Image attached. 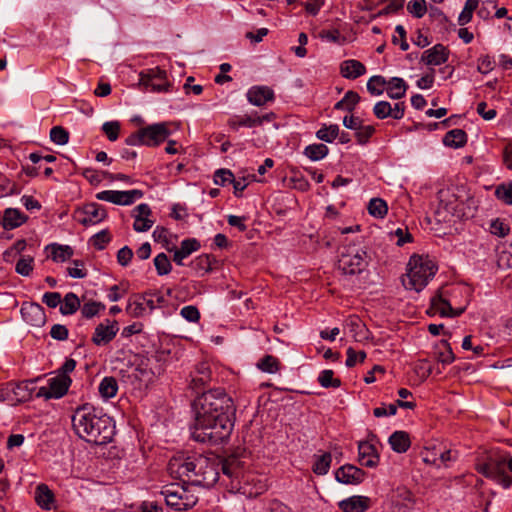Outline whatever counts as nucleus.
Returning <instances> with one entry per match:
<instances>
[{
  "instance_id": "1",
  "label": "nucleus",
  "mask_w": 512,
  "mask_h": 512,
  "mask_svg": "<svg viewBox=\"0 0 512 512\" xmlns=\"http://www.w3.org/2000/svg\"><path fill=\"white\" fill-rule=\"evenodd\" d=\"M195 421L192 438L201 443L217 445L227 440L233 430L235 407L224 389L206 391L193 404Z\"/></svg>"
},
{
  "instance_id": "2",
  "label": "nucleus",
  "mask_w": 512,
  "mask_h": 512,
  "mask_svg": "<svg viewBox=\"0 0 512 512\" xmlns=\"http://www.w3.org/2000/svg\"><path fill=\"white\" fill-rule=\"evenodd\" d=\"M72 426L80 438L95 445L109 443L115 434L112 418L89 404H84L75 410Z\"/></svg>"
},
{
  "instance_id": "3",
  "label": "nucleus",
  "mask_w": 512,
  "mask_h": 512,
  "mask_svg": "<svg viewBox=\"0 0 512 512\" xmlns=\"http://www.w3.org/2000/svg\"><path fill=\"white\" fill-rule=\"evenodd\" d=\"M221 464L203 455L177 456L170 459L168 471L175 478H187L194 486L212 487L219 480Z\"/></svg>"
},
{
  "instance_id": "4",
  "label": "nucleus",
  "mask_w": 512,
  "mask_h": 512,
  "mask_svg": "<svg viewBox=\"0 0 512 512\" xmlns=\"http://www.w3.org/2000/svg\"><path fill=\"white\" fill-rule=\"evenodd\" d=\"M221 470L230 479V491L255 498L267 490L266 479L254 473L242 474L241 461L235 456H229L221 462Z\"/></svg>"
},
{
  "instance_id": "5",
  "label": "nucleus",
  "mask_w": 512,
  "mask_h": 512,
  "mask_svg": "<svg viewBox=\"0 0 512 512\" xmlns=\"http://www.w3.org/2000/svg\"><path fill=\"white\" fill-rule=\"evenodd\" d=\"M505 466L512 471V456L507 453L490 451L484 457L477 459L475 468L484 477L507 489L512 485V478L506 474Z\"/></svg>"
},
{
  "instance_id": "6",
  "label": "nucleus",
  "mask_w": 512,
  "mask_h": 512,
  "mask_svg": "<svg viewBox=\"0 0 512 512\" xmlns=\"http://www.w3.org/2000/svg\"><path fill=\"white\" fill-rule=\"evenodd\" d=\"M436 272L437 266L428 256L413 255L408 262V272L402 283L406 289L420 292Z\"/></svg>"
},
{
  "instance_id": "7",
  "label": "nucleus",
  "mask_w": 512,
  "mask_h": 512,
  "mask_svg": "<svg viewBox=\"0 0 512 512\" xmlns=\"http://www.w3.org/2000/svg\"><path fill=\"white\" fill-rule=\"evenodd\" d=\"M367 265V252L363 248L354 244L342 247L338 259V269L341 270L343 274H360Z\"/></svg>"
},
{
  "instance_id": "8",
  "label": "nucleus",
  "mask_w": 512,
  "mask_h": 512,
  "mask_svg": "<svg viewBox=\"0 0 512 512\" xmlns=\"http://www.w3.org/2000/svg\"><path fill=\"white\" fill-rule=\"evenodd\" d=\"M161 495L164 497L167 506L175 511L188 510L198 501V498L190 493L186 487L178 484L164 486Z\"/></svg>"
},
{
  "instance_id": "9",
  "label": "nucleus",
  "mask_w": 512,
  "mask_h": 512,
  "mask_svg": "<svg viewBox=\"0 0 512 512\" xmlns=\"http://www.w3.org/2000/svg\"><path fill=\"white\" fill-rule=\"evenodd\" d=\"M138 85L143 91L156 93L169 92L171 83L168 81L167 72L160 67L144 69L139 73Z\"/></svg>"
},
{
  "instance_id": "10",
  "label": "nucleus",
  "mask_w": 512,
  "mask_h": 512,
  "mask_svg": "<svg viewBox=\"0 0 512 512\" xmlns=\"http://www.w3.org/2000/svg\"><path fill=\"white\" fill-rule=\"evenodd\" d=\"M107 217L105 208L95 202L87 203L74 213L75 220L83 226L96 225Z\"/></svg>"
},
{
  "instance_id": "11",
  "label": "nucleus",
  "mask_w": 512,
  "mask_h": 512,
  "mask_svg": "<svg viewBox=\"0 0 512 512\" xmlns=\"http://www.w3.org/2000/svg\"><path fill=\"white\" fill-rule=\"evenodd\" d=\"M143 197V192L138 189L129 191L105 190L96 194V199L107 201L116 205H131Z\"/></svg>"
},
{
  "instance_id": "12",
  "label": "nucleus",
  "mask_w": 512,
  "mask_h": 512,
  "mask_svg": "<svg viewBox=\"0 0 512 512\" xmlns=\"http://www.w3.org/2000/svg\"><path fill=\"white\" fill-rule=\"evenodd\" d=\"M71 384V379L67 375H60L58 377L51 378L49 380L48 387H41L36 396L37 397H44L46 399L50 398H61L64 396Z\"/></svg>"
},
{
  "instance_id": "13",
  "label": "nucleus",
  "mask_w": 512,
  "mask_h": 512,
  "mask_svg": "<svg viewBox=\"0 0 512 512\" xmlns=\"http://www.w3.org/2000/svg\"><path fill=\"white\" fill-rule=\"evenodd\" d=\"M118 331L119 325L117 321L105 319L96 326L91 340L96 346H103L110 343Z\"/></svg>"
},
{
  "instance_id": "14",
  "label": "nucleus",
  "mask_w": 512,
  "mask_h": 512,
  "mask_svg": "<svg viewBox=\"0 0 512 512\" xmlns=\"http://www.w3.org/2000/svg\"><path fill=\"white\" fill-rule=\"evenodd\" d=\"M145 145L149 147L159 146L161 143L168 140L171 135V131L168 127V123L161 122L152 125H148L143 128Z\"/></svg>"
},
{
  "instance_id": "15",
  "label": "nucleus",
  "mask_w": 512,
  "mask_h": 512,
  "mask_svg": "<svg viewBox=\"0 0 512 512\" xmlns=\"http://www.w3.org/2000/svg\"><path fill=\"white\" fill-rule=\"evenodd\" d=\"M366 473L352 464H345L335 471V479L346 485H358L365 479Z\"/></svg>"
},
{
  "instance_id": "16",
  "label": "nucleus",
  "mask_w": 512,
  "mask_h": 512,
  "mask_svg": "<svg viewBox=\"0 0 512 512\" xmlns=\"http://www.w3.org/2000/svg\"><path fill=\"white\" fill-rule=\"evenodd\" d=\"M20 313L22 319L32 326L40 327L46 321L43 307L34 302H24L21 306Z\"/></svg>"
},
{
  "instance_id": "17",
  "label": "nucleus",
  "mask_w": 512,
  "mask_h": 512,
  "mask_svg": "<svg viewBox=\"0 0 512 512\" xmlns=\"http://www.w3.org/2000/svg\"><path fill=\"white\" fill-rule=\"evenodd\" d=\"M465 310V307L454 309L451 304L444 299L441 295H436L431 299V305L428 309L430 314H439L442 317H456L460 316Z\"/></svg>"
},
{
  "instance_id": "18",
  "label": "nucleus",
  "mask_w": 512,
  "mask_h": 512,
  "mask_svg": "<svg viewBox=\"0 0 512 512\" xmlns=\"http://www.w3.org/2000/svg\"><path fill=\"white\" fill-rule=\"evenodd\" d=\"M358 462L368 468L376 467L379 463V454L376 447L368 441L359 442Z\"/></svg>"
},
{
  "instance_id": "19",
  "label": "nucleus",
  "mask_w": 512,
  "mask_h": 512,
  "mask_svg": "<svg viewBox=\"0 0 512 512\" xmlns=\"http://www.w3.org/2000/svg\"><path fill=\"white\" fill-rule=\"evenodd\" d=\"M148 295H152V291L130 297L126 306V312L134 318H141L149 314L148 307L146 306V297Z\"/></svg>"
},
{
  "instance_id": "20",
  "label": "nucleus",
  "mask_w": 512,
  "mask_h": 512,
  "mask_svg": "<svg viewBox=\"0 0 512 512\" xmlns=\"http://www.w3.org/2000/svg\"><path fill=\"white\" fill-rule=\"evenodd\" d=\"M34 500L36 504L45 511H50L55 506V494L45 483H40L34 491Z\"/></svg>"
},
{
  "instance_id": "21",
  "label": "nucleus",
  "mask_w": 512,
  "mask_h": 512,
  "mask_svg": "<svg viewBox=\"0 0 512 512\" xmlns=\"http://www.w3.org/2000/svg\"><path fill=\"white\" fill-rule=\"evenodd\" d=\"M274 98V91L268 86H253L247 92V100L254 106H263Z\"/></svg>"
},
{
  "instance_id": "22",
  "label": "nucleus",
  "mask_w": 512,
  "mask_h": 512,
  "mask_svg": "<svg viewBox=\"0 0 512 512\" xmlns=\"http://www.w3.org/2000/svg\"><path fill=\"white\" fill-rule=\"evenodd\" d=\"M449 50L442 44H436L432 48L424 51L421 61L426 65L438 66L447 62Z\"/></svg>"
},
{
  "instance_id": "23",
  "label": "nucleus",
  "mask_w": 512,
  "mask_h": 512,
  "mask_svg": "<svg viewBox=\"0 0 512 512\" xmlns=\"http://www.w3.org/2000/svg\"><path fill=\"white\" fill-rule=\"evenodd\" d=\"M133 212L135 218L134 230L137 232L148 231L153 225V221L148 218L151 214L149 205L145 203L139 204Z\"/></svg>"
},
{
  "instance_id": "24",
  "label": "nucleus",
  "mask_w": 512,
  "mask_h": 512,
  "mask_svg": "<svg viewBox=\"0 0 512 512\" xmlns=\"http://www.w3.org/2000/svg\"><path fill=\"white\" fill-rule=\"evenodd\" d=\"M371 500L367 496L354 495L339 502L343 512H365L369 509Z\"/></svg>"
},
{
  "instance_id": "25",
  "label": "nucleus",
  "mask_w": 512,
  "mask_h": 512,
  "mask_svg": "<svg viewBox=\"0 0 512 512\" xmlns=\"http://www.w3.org/2000/svg\"><path fill=\"white\" fill-rule=\"evenodd\" d=\"M28 220V216L17 208H7L2 215L1 225L5 230H13Z\"/></svg>"
},
{
  "instance_id": "26",
  "label": "nucleus",
  "mask_w": 512,
  "mask_h": 512,
  "mask_svg": "<svg viewBox=\"0 0 512 512\" xmlns=\"http://www.w3.org/2000/svg\"><path fill=\"white\" fill-rule=\"evenodd\" d=\"M31 397L32 392L29 388V384L26 382H21L14 384L2 400H9L13 403H20L28 401Z\"/></svg>"
},
{
  "instance_id": "27",
  "label": "nucleus",
  "mask_w": 512,
  "mask_h": 512,
  "mask_svg": "<svg viewBox=\"0 0 512 512\" xmlns=\"http://www.w3.org/2000/svg\"><path fill=\"white\" fill-rule=\"evenodd\" d=\"M211 379V370L208 363L198 364L192 374L190 386L193 390H199L204 387Z\"/></svg>"
},
{
  "instance_id": "28",
  "label": "nucleus",
  "mask_w": 512,
  "mask_h": 512,
  "mask_svg": "<svg viewBox=\"0 0 512 512\" xmlns=\"http://www.w3.org/2000/svg\"><path fill=\"white\" fill-rule=\"evenodd\" d=\"M340 73L344 78L356 79L366 73V67L358 60H345L340 65Z\"/></svg>"
},
{
  "instance_id": "29",
  "label": "nucleus",
  "mask_w": 512,
  "mask_h": 512,
  "mask_svg": "<svg viewBox=\"0 0 512 512\" xmlns=\"http://www.w3.org/2000/svg\"><path fill=\"white\" fill-rule=\"evenodd\" d=\"M200 248V243L192 238L181 242L180 248L174 250L173 261L177 265H183V260Z\"/></svg>"
},
{
  "instance_id": "30",
  "label": "nucleus",
  "mask_w": 512,
  "mask_h": 512,
  "mask_svg": "<svg viewBox=\"0 0 512 512\" xmlns=\"http://www.w3.org/2000/svg\"><path fill=\"white\" fill-rule=\"evenodd\" d=\"M478 209V200L470 195L465 199H461L456 211L457 219H470L473 218Z\"/></svg>"
},
{
  "instance_id": "31",
  "label": "nucleus",
  "mask_w": 512,
  "mask_h": 512,
  "mask_svg": "<svg viewBox=\"0 0 512 512\" xmlns=\"http://www.w3.org/2000/svg\"><path fill=\"white\" fill-rule=\"evenodd\" d=\"M439 199V208L446 210L449 214L456 217V211L461 201L460 196L451 193L449 190H441L439 192Z\"/></svg>"
},
{
  "instance_id": "32",
  "label": "nucleus",
  "mask_w": 512,
  "mask_h": 512,
  "mask_svg": "<svg viewBox=\"0 0 512 512\" xmlns=\"http://www.w3.org/2000/svg\"><path fill=\"white\" fill-rule=\"evenodd\" d=\"M393 451L405 453L411 445L409 434L405 431H395L388 440Z\"/></svg>"
},
{
  "instance_id": "33",
  "label": "nucleus",
  "mask_w": 512,
  "mask_h": 512,
  "mask_svg": "<svg viewBox=\"0 0 512 512\" xmlns=\"http://www.w3.org/2000/svg\"><path fill=\"white\" fill-rule=\"evenodd\" d=\"M408 86L402 78L393 77L386 84L387 94L391 99H401L405 96Z\"/></svg>"
},
{
  "instance_id": "34",
  "label": "nucleus",
  "mask_w": 512,
  "mask_h": 512,
  "mask_svg": "<svg viewBox=\"0 0 512 512\" xmlns=\"http://www.w3.org/2000/svg\"><path fill=\"white\" fill-rule=\"evenodd\" d=\"M467 142V134L462 129H453L446 133L443 143L448 147L460 148Z\"/></svg>"
},
{
  "instance_id": "35",
  "label": "nucleus",
  "mask_w": 512,
  "mask_h": 512,
  "mask_svg": "<svg viewBox=\"0 0 512 512\" xmlns=\"http://www.w3.org/2000/svg\"><path fill=\"white\" fill-rule=\"evenodd\" d=\"M80 307L81 303L78 296L73 292H69L64 296L59 310L62 315H72L80 309Z\"/></svg>"
},
{
  "instance_id": "36",
  "label": "nucleus",
  "mask_w": 512,
  "mask_h": 512,
  "mask_svg": "<svg viewBox=\"0 0 512 512\" xmlns=\"http://www.w3.org/2000/svg\"><path fill=\"white\" fill-rule=\"evenodd\" d=\"M98 391L104 399L115 397L118 392L117 380L112 376L104 377L99 384Z\"/></svg>"
},
{
  "instance_id": "37",
  "label": "nucleus",
  "mask_w": 512,
  "mask_h": 512,
  "mask_svg": "<svg viewBox=\"0 0 512 512\" xmlns=\"http://www.w3.org/2000/svg\"><path fill=\"white\" fill-rule=\"evenodd\" d=\"M46 249L51 250V258L55 262H64L73 256V249L69 245L53 243L48 245Z\"/></svg>"
},
{
  "instance_id": "38",
  "label": "nucleus",
  "mask_w": 512,
  "mask_h": 512,
  "mask_svg": "<svg viewBox=\"0 0 512 512\" xmlns=\"http://www.w3.org/2000/svg\"><path fill=\"white\" fill-rule=\"evenodd\" d=\"M332 462V455L329 452H325L322 455H314V463L312 465V471L319 476L326 475L330 469Z\"/></svg>"
},
{
  "instance_id": "39",
  "label": "nucleus",
  "mask_w": 512,
  "mask_h": 512,
  "mask_svg": "<svg viewBox=\"0 0 512 512\" xmlns=\"http://www.w3.org/2000/svg\"><path fill=\"white\" fill-rule=\"evenodd\" d=\"M229 126L233 130H238L240 127L253 128L260 126V121L255 119L254 114H245L242 116H235L228 121Z\"/></svg>"
},
{
  "instance_id": "40",
  "label": "nucleus",
  "mask_w": 512,
  "mask_h": 512,
  "mask_svg": "<svg viewBox=\"0 0 512 512\" xmlns=\"http://www.w3.org/2000/svg\"><path fill=\"white\" fill-rule=\"evenodd\" d=\"M328 152V147L322 143L311 144L304 149V155L312 161L323 159L327 156Z\"/></svg>"
},
{
  "instance_id": "41",
  "label": "nucleus",
  "mask_w": 512,
  "mask_h": 512,
  "mask_svg": "<svg viewBox=\"0 0 512 512\" xmlns=\"http://www.w3.org/2000/svg\"><path fill=\"white\" fill-rule=\"evenodd\" d=\"M34 269V258L30 255H21L15 265V271L21 276L28 277Z\"/></svg>"
},
{
  "instance_id": "42",
  "label": "nucleus",
  "mask_w": 512,
  "mask_h": 512,
  "mask_svg": "<svg viewBox=\"0 0 512 512\" xmlns=\"http://www.w3.org/2000/svg\"><path fill=\"white\" fill-rule=\"evenodd\" d=\"M214 261V258H212L210 255L203 254L195 258L191 262V266L198 273L205 274L212 270V263Z\"/></svg>"
},
{
  "instance_id": "43",
  "label": "nucleus",
  "mask_w": 512,
  "mask_h": 512,
  "mask_svg": "<svg viewBox=\"0 0 512 512\" xmlns=\"http://www.w3.org/2000/svg\"><path fill=\"white\" fill-rule=\"evenodd\" d=\"M339 136V126L337 124L323 125L317 132L316 137L322 141L331 143Z\"/></svg>"
},
{
  "instance_id": "44",
  "label": "nucleus",
  "mask_w": 512,
  "mask_h": 512,
  "mask_svg": "<svg viewBox=\"0 0 512 512\" xmlns=\"http://www.w3.org/2000/svg\"><path fill=\"white\" fill-rule=\"evenodd\" d=\"M387 81L383 76H372L367 82V90L371 95L379 96L386 89Z\"/></svg>"
},
{
  "instance_id": "45",
  "label": "nucleus",
  "mask_w": 512,
  "mask_h": 512,
  "mask_svg": "<svg viewBox=\"0 0 512 512\" xmlns=\"http://www.w3.org/2000/svg\"><path fill=\"white\" fill-rule=\"evenodd\" d=\"M318 382L324 388H338L341 386V380L334 378V372L331 369L321 371L318 376Z\"/></svg>"
},
{
  "instance_id": "46",
  "label": "nucleus",
  "mask_w": 512,
  "mask_h": 512,
  "mask_svg": "<svg viewBox=\"0 0 512 512\" xmlns=\"http://www.w3.org/2000/svg\"><path fill=\"white\" fill-rule=\"evenodd\" d=\"M479 4L478 0H467L464 8L458 17V24L464 26L472 19L473 12L477 9Z\"/></svg>"
},
{
  "instance_id": "47",
  "label": "nucleus",
  "mask_w": 512,
  "mask_h": 512,
  "mask_svg": "<svg viewBox=\"0 0 512 512\" xmlns=\"http://www.w3.org/2000/svg\"><path fill=\"white\" fill-rule=\"evenodd\" d=\"M368 211L374 217L383 218L387 214L388 206L384 200L373 198L368 204Z\"/></svg>"
},
{
  "instance_id": "48",
  "label": "nucleus",
  "mask_w": 512,
  "mask_h": 512,
  "mask_svg": "<svg viewBox=\"0 0 512 512\" xmlns=\"http://www.w3.org/2000/svg\"><path fill=\"white\" fill-rule=\"evenodd\" d=\"M279 366V360L272 355H266L257 363V367L260 370L271 374L276 373L279 370Z\"/></svg>"
},
{
  "instance_id": "49",
  "label": "nucleus",
  "mask_w": 512,
  "mask_h": 512,
  "mask_svg": "<svg viewBox=\"0 0 512 512\" xmlns=\"http://www.w3.org/2000/svg\"><path fill=\"white\" fill-rule=\"evenodd\" d=\"M81 314L86 319H91L97 314H99L100 311L105 309V305L101 302L97 301H89L84 303L81 307Z\"/></svg>"
},
{
  "instance_id": "50",
  "label": "nucleus",
  "mask_w": 512,
  "mask_h": 512,
  "mask_svg": "<svg viewBox=\"0 0 512 512\" xmlns=\"http://www.w3.org/2000/svg\"><path fill=\"white\" fill-rule=\"evenodd\" d=\"M154 266L160 276L169 274L172 269L170 260L165 253H160L154 258Z\"/></svg>"
},
{
  "instance_id": "51",
  "label": "nucleus",
  "mask_w": 512,
  "mask_h": 512,
  "mask_svg": "<svg viewBox=\"0 0 512 512\" xmlns=\"http://www.w3.org/2000/svg\"><path fill=\"white\" fill-rule=\"evenodd\" d=\"M167 305V299L160 292H152V295L146 297V306L148 307L149 313L157 308H163Z\"/></svg>"
},
{
  "instance_id": "52",
  "label": "nucleus",
  "mask_w": 512,
  "mask_h": 512,
  "mask_svg": "<svg viewBox=\"0 0 512 512\" xmlns=\"http://www.w3.org/2000/svg\"><path fill=\"white\" fill-rule=\"evenodd\" d=\"M50 140L57 145H65L69 141V132L62 126H54L50 130Z\"/></svg>"
},
{
  "instance_id": "53",
  "label": "nucleus",
  "mask_w": 512,
  "mask_h": 512,
  "mask_svg": "<svg viewBox=\"0 0 512 512\" xmlns=\"http://www.w3.org/2000/svg\"><path fill=\"white\" fill-rule=\"evenodd\" d=\"M495 196L506 205H512V184H501L497 186Z\"/></svg>"
},
{
  "instance_id": "54",
  "label": "nucleus",
  "mask_w": 512,
  "mask_h": 512,
  "mask_svg": "<svg viewBox=\"0 0 512 512\" xmlns=\"http://www.w3.org/2000/svg\"><path fill=\"white\" fill-rule=\"evenodd\" d=\"M375 132V128L372 125H360L355 133L357 142L361 145L366 144Z\"/></svg>"
},
{
  "instance_id": "55",
  "label": "nucleus",
  "mask_w": 512,
  "mask_h": 512,
  "mask_svg": "<svg viewBox=\"0 0 512 512\" xmlns=\"http://www.w3.org/2000/svg\"><path fill=\"white\" fill-rule=\"evenodd\" d=\"M407 10L410 14L415 16L416 18H421L425 15L426 1L425 0H411L407 5Z\"/></svg>"
},
{
  "instance_id": "56",
  "label": "nucleus",
  "mask_w": 512,
  "mask_h": 512,
  "mask_svg": "<svg viewBox=\"0 0 512 512\" xmlns=\"http://www.w3.org/2000/svg\"><path fill=\"white\" fill-rule=\"evenodd\" d=\"M490 232L498 237H505L510 232V227L503 220L497 218L490 224Z\"/></svg>"
},
{
  "instance_id": "57",
  "label": "nucleus",
  "mask_w": 512,
  "mask_h": 512,
  "mask_svg": "<svg viewBox=\"0 0 512 512\" xmlns=\"http://www.w3.org/2000/svg\"><path fill=\"white\" fill-rule=\"evenodd\" d=\"M102 131L110 141H115L119 136L120 123L118 121H107L103 123Z\"/></svg>"
},
{
  "instance_id": "58",
  "label": "nucleus",
  "mask_w": 512,
  "mask_h": 512,
  "mask_svg": "<svg viewBox=\"0 0 512 512\" xmlns=\"http://www.w3.org/2000/svg\"><path fill=\"white\" fill-rule=\"evenodd\" d=\"M347 359L346 366L351 368L356 365L357 362H363L366 358V353L364 351H355L352 347H349L346 351Z\"/></svg>"
},
{
  "instance_id": "59",
  "label": "nucleus",
  "mask_w": 512,
  "mask_h": 512,
  "mask_svg": "<svg viewBox=\"0 0 512 512\" xmlns=\"http://www.w3.org/2000/svg\"><path fill=\"white\" fill-rule=\"evenodd\" d=\"M373 113L378 119H385L391 114V104L387 101H379L374 105Z\"/></svg>"
},
{
  "instance_id": "60",
  "label": "nucleus",
  "mask_w": 512,
  "mask_h": 512,
  "mask_svg": "<svg viewBox=\"0 0 512 512\" xmlns=\"http://www.w3.org/2000/svg\"><path fill=\"white\" fill-rule=\"evenodd\" d=\"M234 181L233 173L228 169H219L214 174V183L224 186L226 183Z\"/></svg>"
},
{
  "instance_id": "61",
  "label": "nucleus",
  "mask_w": 512,
  "mask_h": 512,
  "mask_svg": "<svg viewBox=\"0 0 512 512\" xmlns=\"http://www.w3.org/2000/svg\"><path fill=\"white\" fill-rule=\"evenodd\" d=\"M439 451H440V449H438L435 446L432 448H426L425 451L422 452L423 462L439 467L440 466V464L438 463Z\"/></svg>"
},
{
  "instance_id": "62",
  "label": "nucleus",
  "mask_w": 512,
  "mask_h": 512,
  "mask_svg": "<svg viewBox=\"0 0 512 512\" xmlns=\"http://www.w3.org/2000/svg\"><path fill=\"white\" fill-rule=\"evenodd\" d=\"M180 314L183 318H185L189 322L195 323V322H198L200 319L199 310L197 309V307L192 306V305L184 306L181 309Z\"/></svg>"
},
{
  "instance_id": "63",
  "label": "nucleus",
  "mask_w": 512,
  "mask_h": 512,
  "mask_svg": "<svg viewBox=\"0 0 512 512\" xmlns=\"http://www.w3.org/2000/svg\"><path fill=\"white\" fill-rule=\"evenodd\" d=\"M42 302L49 308H56L57 306L61 305L62 297L59 292H46L42 296Z\"/></svg>"
},
{
  "instance_id": "64",
  "label": "nucleus",
  "mask_w": 512,
  "mask_h": 512,
  "mask_svg": "<svg viewBox=\"0 0 512 512\" xmlns=\"http://www.w3.org/2000/svg\"><path fill=\"white\" fill-rule=\"evenodd\" d=\"M342 100L346 105V110L352 112L355 109V106L359 103L360 96L357 92L349 90L346 92Z\"/></svg>"
}]
</instances>
